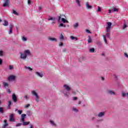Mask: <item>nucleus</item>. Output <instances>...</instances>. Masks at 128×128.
<instances>
[{
    "mask_svg": "<svg viewBox=\"0 0 128 128\" xmlns=\"http://www.w3.org/2000/svg\"><path fill=\"white\" fill-rule=\"evenodd\" d=\"M63 88L64 90L61 91V92L64 96L68 98L70 95V92L72 90V87L70 85L64 84L63 86Z\"/></svg>",
    "mask_w": 128,
    "mask_h": 128,
    "instance_id": "1",
    "label": "nucleus"
},
{
    "mask_svg": "<svg viewBox=\"0 0 128 128\" xmlns=\"http://www.w3.org/2000/svg\"><path fill=\"white\" fill-rule=\"evenodd\" d=\"M31 94L34 96L35 100H36V102H40V96H38V94L34 90L31 92Z\"/></svg>",
    "mask_w": 128,
    "mask_h": 128,
    "instance_id": "2",
    "label": "nucleus"
},
{
    "mask_svg": "<svg viewBox=\"0 0 128 128\" xmlns=\"http://www.w3.org/2000/svg\"><path fill=\"white\" fill-rule=\"evenodd\" d=\"M107 26L106 28V32H110V30H112V24L110 22H106Z\"/></svg>",
    "mask_w": 128,
    "mask_h": 128,
    "instance_id": "3",
    "label": "nucleus"
},
{
    "mask_svg": "<svg viewBox=\"0 0 128 128\" xmlns=\"http://www.w3.org/2000/svg\"><path fill=\"white\" fill-rule=\"evenodd\" d=\"M103 38L105 44H108V42L106 41V38H110V32H107L106 36H103Z\"/></svg>",
    "mask_w": 128,
    "mask_h": 128,
    "instance_id": "4",
    "label": "nucleus"
},
{
    "mask_svg": "<svg viewBox=\"0 0 128 128\" xmlns=\"http://www.w3.org/2000/svg\"><path fill=\"white\" fill-rule=\"evenodd\" d=\"M16 76L10 75L8 77L7 80L10 82H14V80H16Z\"/></svg>",
    "mask_w": 128,
    "mask_h": 128,
    "instance_id": "5",
    "label": "nucleus"
},
{
    "mask_svg": "<svg viewBox=\"0 0 128 128\" xmlns=\"http://www.w3.org/2000/svg\"><path fill=\"white\" fill-rule=\"evenodd\" d=\"M24 52L25 53L26 56H32V52H30V50H24Z\"/></svg>",
    "mask_w": 128,
    "mask_h": 128,
    "instance_id": "6",
    "label": "nucleus"
},
{
    "mask_svg": "<svg viewBox=\"0 0 128 128\" xmlns=\"http://www.w3.org/2000/svg\"><path fill=\"white\" fill-rule=\"evenodd\" d=\"M26 58H28V57H27L26 55L25 54L24 52V53L20 54V58L22 60H26Z\"/></svg>",
    "mask_w": 128,
    "mask_h": 128,
    "instance_id": "7",
    "label": "nucleus"
},
{
    "mask_svg": "<svg viewBox=\"0 0 128 128\" xmlns=\"http://www.w3.org/2000/svg\"><path fill=\"white\" fill-rule=\"evenodd\" d=\"M14 114H12L9 116L10 122H16V118H14Z\"/></svg>",
    "mask_w": 128,
    "mask_h": 128,
    "instance_id": "8",
    "label": "nucleus"
},
{
    "mask_svg": "<svg viewBox=\"0 0 128 128\" xmlns=\"http://www.w3.org/2000/svg\"><path fill=\"white\" fill-rule=\"evenodd\" d=\"M12 100L14 102H18V97L16 94H14L12 95Z\"/></svg>",
    "mask_w": 128,
    "mask_h": 128,
    "instance_id": "9",
    "label": "nucleus"
},
{
    "mask_svg": "<svg viewBox=\"0 0 128 128\" xmlns=\"http://www.w3.org/2000/svg\"><path fill=\"white\" fill-rule=\"evenodd\" d=\"M10 4V0H4V4H3V6H8Z\"/></svg>",
    "mask_w": 128,
    "mask_h": 128,
    "instance_id": "10",
    "label": "nucleus"
},
{
    "mask_svg": "<svg viewBox=\"0 0 128 128\" xmlns=\"http://www.w3.org/2000/svg\"><path fill=\"white\" fill-rule=\"evenodd\" d=\"M56 18L50 17L48 19V20H52V24H56Z\"/></svg>",
    "mask_w": 128,
    "mask_h": 128,
    "instance_id": "11",
    "label": "nucleus"
},
{
    "mask_svg": "<svg viewBox=\"0 0 128 128\" xmlns=\"http://www.w3.org/2000/svg\"><path fill=\"white\" fill-rule=\"evenodd\" d=\"M60 42L64 40V33H62L60 36Z\"/></svg>",
    "mask_w": 128,
    "mask_h": 128,
    "instance_id": "12",
    "label": "nucleus"
},
{
    "mask_svg": "<svg viewBox=\"0 0 128 128\" xmlns=\"http://www.w3.org/2000/svg\"><path fill=\"white\" fill-rule=\"evenodd\" d=\"M26 114H22L21 115V120H20L21 122H24V119L26 118Z\"/></svg>",
    "mask_w": 128,
    "mask_h": 128,
    "instance_id": "13",
    "label": "nucleus"
},
{
    "mask_svg": "<svg viewBox=\"0 0 128 128\" xmlns=\"http://www.w3.org/2000/svg\"><path fill=\"white\" fill-rule=\"evenodd\" d=\"M122 96L123 98H128V93L122 92Z\"/></svg>",
    "mask_w": 128,
    "mask_h": 128,
    "instance_id": "14",
    "label": "nucleus"
},
{
    "mask_svg": "<svg viewBox=\"0 0 128 128\" xmlns=\"http://www.w3.org/2000/svg\"><path fill=\"white\" fill-rule=\"evenodd\" d=\"M48 40H50L51 42H58V39L57 38H52V37H49L48 38Z\"/></svg>",
    "mask_w": 128,
    "mask_h": 128,
    "instance_id": "15",
    "label": "nucleus"
},
{
    "mask_svg": "<svg viewBox=\"0 0 128 128\" xmlns=\"http://www.w3.org/2000/svg\"><path fill=\"white\" fill-rule=\"evenodd\" d=\"M86 8H88V10H92V6H91L90 5V4H88V2H86Z\"/></svg>",
    "mask_w": 128,
    "mask_h": 128,
    "instance_id": "16",
    "label": "nucleus"
},
{
    "mask_svg": "<svg viewBox=\"0 0 128 128\" xmlns=\"http://www.w3.org/2000/svg\"><path fill=\"white\" fill-rule=\"evenodd\" d=\"M14 28V25L10 24V30L8 34H12V28Z\"/></svg>",
    "mask_w": 128,
    "mask_h": 128,
    "instance_id": "17",
    "label": "nucleus"
},
{
    "mask_svg": "<svg viewBox=\"0 0 128 128\" xmlns=\"http://www.w3.org/2000/svg\"><path fill=\"white\" fill-rule=\"evenodd\" d=\"M4 22L2 24L3 26H8V22L6 20H4Z\"/></svg>",
    "mask_w": 128,
    "mask_h": 128,
    "instance_id": "18",
    "label": "nucleus"
},
{
    "mask_svg": "<svg viewBox=\"0 0 128 128\" xmlns=\"http://www.w3.org/2000/svg\"><path fill=\"white\" fill-rule=\"evenodd\" d=\"M108 93L109 94L116 96V93L112 91V90H108Z\"/></svg>",
    "mask_w": 128,
    "mask_h": 128,
    "instance_id": "19",
    "label": "nucleus"
},
{
    "mask_svg": "<svg viewBox=\"0 0 128 128\" xmlns=\"http://www.w3.org/2000/svg\"><path fill=\"white\" fill-rule=\"evenodd\" d=\"M36 74L38 76H40V78H42L43 76L41 72H36Z\"/></svg>",
    "mask_w": 128,
    "mask_h": 128,
    "instance_id": "20",
    "label": "nucleus"
},
{
    "mask_svg": "<svg viewBox=\"0 0 128 128\" xmlns=\"http://www.w3.org/2000/svg\"><path fill=\"white\" fill-rule=\"evenodd\" d=\"M104 112H100L98 114V116H99V118H102V116H104Z\"/></svg>",
    "mask_w": 128,
    "mask_h": 128,
    "instance_id": "21",
    "label": "nucleus"
},
{
    "mask_svg": "<svg viewBox=\"0 0 128 128\" xmlns=\"http://www.w3.org/2000/svg\"><path fill=\"white\" fill-rule=\"evenodd\" d=\"M62 22H64V24H66V23H68V20H66V18H62Z\"/></svg>",
    "mask_w": 128,
    "mask_h": 128,
    "instance_id": "22",
    "label": "nucleus"
},
{
    "mask_svg": "<svg viewBox=\"0 0 128 128\" xmlns=\"http://www.w3.org/2000/svg\"><path fill=\"white\" fill-rule=\"evenodd\" d=\"M8 121L6 120H4V122L5 123V124L3 126L2 128H6V126H8V123H6Z\"/></svg>",
    "mask_w": 128,
    "mask_h": 128,
    "instance_id": "23",
    "label": "nucleus"
},
{
    "mask_svg": "<svg viewBox=\"0 0 128 128\" xmlns=\"http://www.w3.org/2000/svg\"><path fill=\"white\" fill-rule=\"evenodd\" d=\"M3 86L4 88H8V84L6 82H3Z\"/></svg>",
    "mask_w": 128,
    "mask_h": 128,
    "instance_id": "24",
    "label": "nucleus"
},
{
    "mask_svg": "<svg viewBox=\"0 0 128 128\" xmlns=\"http://www.w3.org/2000/svg\"><path fill=\"white\" fill-rule=\"evenodd\" d=\"M12 14H14L15 16H18V13L16 11L14 10H12Z\"/></svg>",
    "mask_w": 128,
    "mask_h": 128,
    "instance_id": "25",
    "label": "nucleus"
},
{
    "mask_svg": "<svg viewBox=\"0 0 128 128\" xmlns=\"http://www.w3.org/2000/svg\"><path fill=\"white\" fill-rule=\"evenodd\" d=\"M8 108L10 110V106H12V102L10 100L8 101Z\"/></svg>",
    "mask_w": 128,
    "mask_h": 128,
    "instance_id": "26",
    "label": "nucleus"
},
{
    "mask_svg": "<svg viewBox=\"0 0 128 128\" xmlns=\"http://www.w3.org/2000/svg\"><path fill=\"white\" fill-rule=\"evenodd\" d=\"M22 124L23 126H28V124H30V122H23Z\"/></svg>",
    "mask_w": 128,
    "mask_h": 128,
    "instance_id": "27",
    "label": "nucleus"
},
{
    "mask_svg": "<svg viewBox=\"0 0 128 128\" xmlns=\"http://www.w3.org/2000/svg\"><path fill=\"white\" fill-rule=\"evenodd\" d=\"M70 39L72 40H78V38L76 37H74V36H71Z\"/></svg>",
    "mask_w": 128,
    "mask_h": 128,
    "instance_id": "28",
    "label": "nucleus"
},
{
    "mask_svg": "<svg viewBox=\"0 0 128 128\" xmlns=\"http://www.w3.org/2000/svg\"><path fill=\"white\" fill-rule=\"evenodd\" d=\"M50 123L52 124V126H56V124H54V121L50 120Z\"/></svg>",
    "mask_w": 128,
    "mask_h": 128,
    "instance_id": "29",
    "label": "nucleus"
},
{
    "mask_svg": "<svg viewBox=\"0 0 128 128\" xmlns=\"http://www.w3.org/2000/svg\"><path fill=\"white\" fill-rule=\"evenodd\" d=\"M102 12V7L98 6L97 10V12Z\"/></svg>",
    "mask_w": 128,
    "mask_h": 128,
    "instance_id": "30",
    "label": "nucleus"
},
{
    "mask_svg": "<svg viewBox=\"0 0 128 128\" xmlns=\"http://www.w3.org/2000/svg\"><path fill=\"white\" fill-rule=\"evenodd\" d=\"M78 26V23H76L75 24H74L73 27L74 28H76Z\"/></svg>",
    "mask_w": 128,
    "mask_h": 128,
    "instance_id": "31",
    "label": "nucleus"
},
{
    "mask_svg": "<svg viewBox=\"0 0 128 128\" xmlns=\"http://www.w3.org/2000/svg\"><path fill=\"white\" fill-rule=\"evenodd\" d=\"M76 4H78V6H80V0H76Z\"/></svg>",
    "mask_w": 128,
    "mask_h": 128,
    "instance_id": "32",
    "label": "nucleus"
},
{
    "mask_svg": "<svg viewBox=\"0 0 128 128\" xmlns=\"http://www.w3.org/2000/svg\"><path fill=\"white\" fill-rule=\"evenodd\" d=\"M24 98H25L26 100H28V98H30V96L28 95V94H26L24 96Z\"/></svg>",
    "mask_w": 128,
    "mask_h": 128,
    "instance_id": "33",
    "label": "nucleus"
},
{
    "mask_svg": "<svg viewBox=\"0 0 128 128\" xmlns=\"http://www.w3.org/2000/svg\"><path fill=\"white\" fill-rule=\"evenodd\" d=\"M9 70H14V66L10 65L9 66Z\"/></svg>",
    "mask_w": 128,
    "mask_h": 128,
    "instance_id": "34",
    "label": "nucleus"
},
{
    "mask_svg": "<svg viewBox=\"0 0 128 128\" xmlns=\"http://www.w3.org/2000/svg\"><path fill=\"white\" fill-rule=\"evenodd\" d=\"M88 44H90V42H92V38L90 36H88Z\"/></svg>",
    "mask_w": 128,
    "mask_h": 128,
    "instance_id": "35",
    "label": "nucleus"
},
{
    "mask_svg": "<svg viewBox=\"0 0 128 128\" xmlns=\"http://www.w3.org/2000/svg\"><path fill=\"white\" fill-rule=\"evenodd\" d=\"M0 112L1 114H4V108L0 107Z\"/></svg>",
    "mask_w": 128,
    "mask_h": 128,
    "instance_id": "36",
    "label": "nucleus"
},
{
    "mask_svg": "<svg viewBox=\"0 0 128 128\" xmlns=\"http://www.w3.org/2000/svg\"><path fill=\"white\" fill-rule=\"evenodd\" d=\"M59 26H63L64 28H66V24H64L62 23H60L59 25Z\"/></svg>",
    "mask_w": 128,
    "mask_h": 128,
    "instance_id": "37",
    "label": "nucleus"
},
{
    "mask_svg": "<svg viewBox=\"0 0 128 128\" xmlns=\"http://www.w3.org/2000/svg\"><path fill=\"white\" fill-rule=\"evenodd\" d=\"M90 52H94V48L90 49Z\"/></svg>",
    "mask_w": 128,
    "mask_h": 128,
    "instance_id": "38",
    "label": "nucleus"
},
{
    "mask_svg": "<svg viewBox=\"0 0 128 128\" xmlns=\"http://www.w3.org/2000/svg\"><path fill=\"white\" fill-rule=\"evenodd\" d=\"M112 12H118V8H114L112 10Z\"/></svg>",
    "mask_w": 128,
    "mask_h": 128,
    "instance_id": "39",
    "label": "nucleus"
},
{
    "mask_svg": "<svg viewBox=\"0 0 128 128\" xmlns=\"http://www.w3.org/2000/svg\"><path fill=\"white\" fill-rule=\"evenodd\" d=\"M72 110L74 112H78V109H76V108H73Z\"/></svg>",
    "mask_w": 128,
    "mask_h": 128,
    "instance_id": "40",
    "label": "nucleus"
},
{
    "mask_svg": "<svg viewBox=\"0 0 128 128\" xmlns=\"http://www.w3.org/2000/svg\"><path fill=\"white\" fill-rule=\"evenodd\" d=\"M4 56V51L0 50V56Z\"/></svg>",
    "mask_w": 128,
    "mask_h": 128,
    "instance_id": "41",
    "label": "nucleus"
},
{
    "mask_svg": "<svg viewBox=\"0 0 128 128\" xmlns=\"http://www.w3.org/2000/svg\"><path fill=\"white\" fill-rule=\"evenodd\" d=\"M18 112L19 114H22V110H18Z\"/></svg>",
    "mask_w": 128,
    "mask_h": 128,
    "instance_id": "42",
    "label": "nucleus"
},
{
    "mask_svg": "<svg viewBox=\"0 0 128 128\" xmlns=\"http://www.w3.org/2000/svg\"><path fill=\"white\" fill-rule=\"evenodd\" d=\"M26 68L27 70H30V72H32V68L30 67H26Z\"/></svg>",
    "mask_w": 128,
    "mask_h": 128,
    "instance_id": "43",
    "label": "nucleus"
},
{
    "mask_svg": "<svg viewBox=\"0 0 128 128\" xmlns=\"http://www.w3.org/2000/svg\"><path fill=\"white\" fill-rule=\"evenodd\" d=\"M22 40H24V42H26V40H27L26 38L23 36L22 38Z\"/></svg>",
    "mask_w": 128,
    "mask_h": 128,
    "instance_id": "44",
    "label": "nucleus"
},
{
    "mask_svg": "<svg viewBox=\"0 0 128 128\" xmlns=\"http://www.w3.org/2000/svg\"><path fill=\"white\" fill-rule=\"evenodd\" d=\"M30 104H26L25 106V108H29V107H30Z\"/></svg>",
    "mask_w": 128,
    "mask_h": 128,
    "instance_id": "45",
    "label": "nucleus"
},
{
    "mask_svg": "<svg viewBox=\"0 0 128 128\" xmlns=\"http://www.w3.org/2000/svg\"><path fill=\"white\" fill-rule=\"evenodd\" d=\"M22 126V123H18L16 125V126Z\"/></svg>",
    "mask_w": 128,
    "mask_h": 128,
    "instance_id": "46",
    "label": "nucleus"
},
{
    "mask_svg": "<svg viewBox=\"0 0 128 128\" xmlns=\"http://www.w3.org/2000/svg\"><path fill=\"white\" fill-rule=\"evenodd\" d=\"M64 46V44L62 42H60L59 44V46Z\"/></svg>",
    "mask_w": 128,
    "mask_h": 128,
    "instance_id": "47",
    "label": "nucleus"
},
{
    "mask_svg": "<svg viewBox=\"0 0 128 128\" xmlns=\"http://www.w3.org/2000/svg\"><path fill=\"white\" fill-rule=\"evenodd\" d=\"M128 26L126 24H124V26H123V30H124Z\"/></svg>",
    "mask_w": 128,
    "mask_h": 128,
    "instance_id": "48",
    "label": "nucleus"
},
{
    "mask_svg": "<svg viewBox=\"0 0 128 128\" xmlns=\"http://www.w3.org/2000/svg\"><path fill=\"white\" fill-rule=\"evenodd\" d=\"M28 6H30V0H28Z\"/></svg>",
    "mask_w": 128,
    "mask_h": 128,
    "instance_id": "49",
    "label": "nucleus"
},
{
    "mask_svg": "<svg viewBox=\"0 0 128 128\" xmlns=\"http://www.w3.org/2000/svg\"><path fill=\"white\" fill-rule=\"evenodd\" d=\"M60 18H62V17L60 16H59L58 18V22H60Z\"/></svg>",
    "mask_w": 128,
    "mask_h": 128,
    "instance_id": "50",
    "label": "nucleus"
},
{
    "mask_svg": "<svg viewBox=\"0 0 128 128\" xmlns=\"http://www.w3.org/2000/svg\"><path fill=\"white\" fill-rule=\"evenodd\" d=\"M0 64H2V58H0Z\"/></svg>",
    "mask_w": 128,
    "mask_h": 128,
    "instance_id": "51",
    "label": "nucleus"
},
{
    "mask_svg": "<svg viewBox=\"0 0 128 128\" xmlns=\"http://www.w3.org/2000/svg\"><path fill=\"white\" fill-rule=\"evenodd\" d=\"M86 32H88V34H90V30H86Z\"/></svg>",
    "mask_w": 128,
    "mask_h": 128,
    "instance_id": "52",
    "label": "nucleus"
},
{
    "mask_svg": "<svg viewBox=\"0 0 128 128\" xmlns=\"http://www.w3.org/2000/svg\"><path fill=\"white\" fill-rule=\"evenodd\" d=\"M73 100H78V97H74L73 98Z\"/></svg>",
    "mask_w": 128,
    "mask_h": 128,
    "instance_id": "53",
    "label": "nucleus"
},
{
    "mask_svg": "<svg viewBox=\"0 0 128 128\" xmlns=\"http://www.w3.org/2000/svg\"><path fill=\"white\" fill-rule=\"evenodd\" d=\"M63 52H66V48H64L62 50Z\"/></svg>",
    "mask_w": 128,
    "mask_h": 128,
    "instance_id": "54",
    "label": "nucleus"
},
{
    "mask_svg": "<svg viewBox=\"0 0 128 128\" xmlns=\"http://www.w3.org/2000/svg\"><path fill=\"white\" fill-rule=\"evenodd\" d=\"M124 54L125 56H126V58H128V54L126 53H124Z\"/></svg>",
    "mask_w": 128,
    "mask_h": 128,
    "instance_id": "55",
    "label": "nucleus"
},
{
    "mask_svg": "<svg viewBox=\"0 0 128 128\" xmlns=\"http://www.w3.org/2000/svg\"><path fill=\"white\" fill-rule=\"evenodd\" d=\"M7 92H8V94H10V89H8Z\"/></svg>",
    "mask_w": 128,
    "mask_h": 128,
    "instance_id": "56",
    "label": "nucleus"
},
{
    "mask_svg": "<svg viewBox=\"0 0 128 128\" xmlns=\"http://www.w3.org/2000/svg\"><path fill=\"white\" fill-rule=\"evenodd\" d=\"M82 104V101L78 102V104Z\"/></svg>",
    "mask_w": 128,
    "mask_h": 128,
    "instance_id": "57",
    "label": "nucleus"
},
{
    "mask_svg": "<svg viewBox=\"0 0 128 128\" xmlns=\"http://www.w3.org/2000/svg\"><path fill=\"white\" fill-rule=\"evenodd\" d=\"M30 111H28V112H27V114H28V116H30Z\"/></svg>",
    "mask_w": 128,
    "mask_h": 128,
    "instance_id": "58",
    "label": "nucleus"
},
{
    "mask_svg": "<svg viewBox=\"0 0 128 128\" xmlns=\"http://www.w3.org/2000/svg\"><path fill=\"white\" fill-rule=\"evenodd\" d=\"M112 10H109V14H112Z\"/></svg>",
    "mask_w": 128,
    "mask_h": 128,
    "instance_id": "59",
    "label": "nucleus"
},
{
    "mask_svg": "<svg viewBox=\"0 0 128 128\" xmlns=\"http://www.w3.org/2000/svg\"><path fill=\"white\" fill-rule=\"evenodd\" d=\"M102 80H104V77L101 78Z\"/></svg>",
    "mask_w": 128,
    "mask_h": 128,
    "instance_id": "60",
    "label": "nucleus"
},
{
    "mask_svg": "<svg viewBox=\"0 0 128 128\" xmlns=\"http://www.w3.org/2000/svg\"><path fill=\"white\" fill-rule=\"evenodd\" d=\"M2 104V101L0 100V104Z\"/></svg>",
    "mask_w": 128,
    "mask_h": 128,
    "instance_id": "61",
    "label": "nucleus"
},
{
    "mask_svg": "<svg viewBox=\"0 0 128 128\" xmlns=\"http://www.w3.org/2000/svg\"><path fill=\"white\" fill-rule=\"evenodd\" d=\"M0 22H2V20H1V19H0Z\"/></svg>",
    "mask_w": 128,
    "mask_h": 128,
    "instance_id": "62",
    "label": "nucleus"
},
{
    "mask_svg": "<svg viewBox=\"0 0 128 128\" xmlns=\"http://www.w3.org/2000/svg\"><path fill=\"white\" fill-rule=\"evenodd\" d=\"M42 8L40 7L39 8V10H40Z\"/></svg>",
    "mask_w": 128,
    "mask_h": 128,
    "instance_id": "63",
    "label": "nucleus"
},
{
    "mask_svg": "<svg viewBox=\"0 0 128 128\" xmlns=\"http://www.w3.org/2000/svg\"><path fill=\"white\" fill-rule=\"evenodd\" d=\"M16 110H18V109H16Z\"/></svg>",
    "mask_w": 128,
    "mask_h": 128,
    "instance_id": "64",
    "label": "nucleus"
}]
</instances>
